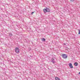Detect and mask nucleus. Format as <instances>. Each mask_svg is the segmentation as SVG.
Masks as SVG:
<instances>
[{
  "instance_id": "obj_8",
  "label": "nucleus",
  "mask_w": 80,
  "mask_h": 80,
  "mask_svg": "<svg viewBox=\"0 0 80 80\" xmlns=\"http://www.w3.org/2000/svg\"><path fill=\"white\" fill-rule=\"evenodd\" d=\"M9 35L10 37H12V36L13 34H12L11 33H9Z\"/></svg>"
},
{
  "instance_id": "obj_5",
  "label": "nucleus",
  "mask_w": 80,
  "mask_h": 80,
  "mask_svg": "<svg viewBox=\"0 0 80 80\" xmlns=\"http://www.w3.org/2000/svg\"><path fill=\"white\" fill-rule=\"evenodd\" d=\"M54 60L55 59L53 58H52L51 60V62L53 63H55V62L54 61Z\"/></svg>"
},
{
  "instance_id": "obj_4",
  "label": "nucleus",
  "mask_w": 80,
  "mask_h": 80,
  "mask_svg": "<svg viewBox=\"0 0 80 80\" xmlns=\"http://www.w3.org/2000/svg\"><path fill=\"white\" fill-rule=\"evenodd\" d=\"M69 67L71 68H73V67L72 66V64L71 63H69Z\"/></svg>"
},
{
  "instance_id": "obj_11",
  "label": "nucleus",
  "mask_w": 80,
  "mask_h": 80,
  "mask_svg": "<svg viewBox=\"0 0 80 80\" xmlns=\"http://www.w3.org/2000/svg\"><path fill=\"white\" fill-rule=\"evenodd\" d=\"M70 2H74L75 0H70Z\"/></svg>"
},
{
  "instance_id": "obj_6",
  "label": "nucleus",
  "mask_w": 80,
  "mask_h": 80,
  "mask_svg": "<svg viewBox=\"0 0 80 80\" xmlns=\"http://www.w3.org/2000/svg\"><path fill=\"white\" fill-rule=\"evenodd\" d=\"M55 79L56 80H60V78L57 77L55 78Z\"/></svg>"
},
{
  "instance_id": "obj_2",
  "label": "nucleus",
  "mask_w": 80,
  "mask_h": 80,
  "mask_svg": "<svg viewBox=\"0 0 80 80\" xmlns=\"http://www.w3.org/2000/svg\"><path fill=\"white\" fill-rule=\"evenodd\" d=\"M62 57L64 59H67V57H68V55L67 54H63L62 55Z\"/></svg>"
},
{
  "instance_id": "obj_14",
  "label": "nucleus",
  "mask_w": 80,
  "mask_h": 80,
  "mask_svg": "<svg viewBox=\"0 0 80 80\" xmlns=\"http://www.w3.org/2000/svg\"><path fill=\"white\" fill-rule=\"evenodd\" d=\"M64 45H66V44L64 43Z\"/></svg>"
},
{
  "instance_id": "obj_12",
  "label": "nucleus",
  "mask_w": 80,
  "mask_h": 80,
  "mask_svg": "<svg viewBox=\"0 0 80 80\" xmlns=\"http://www.w3.org/2000/svg\"><path fill=\"white\" fill-rule=\"evenodd\" d=\"M29 50L30 51V50H31V48H29Z\"/></svg>"
},
{
  "instance_id": "obj_13",
  "label": "nucleus",
  "mask_w": 80,
  "mask_h": 80,
  "mask_svg": "<svg viewBox=\"0 0 80 80\" xmlns=\"http://www.w3.org/2000/svg\"><path fill=\"white\" fill-rule=\"evenodd\" d=\"M34 13V12H32V13H31V15H32L33 13Z\"/></svg>"
},
{
  "instance_id": "obj_9",
  "label": "nucleus",
  "mask_w": 80,
  "mask_h": 80,
  "mask_svg": "<svg viewBox=\"0 0 80 80\" xmlns=\"http://www.w3.org/2000/svg\"><path fill=\"white\" fill-rule=\"evenodd\" d=\"M46 39L45 38H43L42 39V41L43 42H45Z\"/></svg>"
},
{
  "instance_id": "obj_3",
  "label": "nucleus",
  "mask_w": 80,
  "mask_h": 80,
  "mask_svg": "<svg viewBox=\"0 0 80 80\" xmlns=\"http://www.w3.org/2000/svg\"><path fill=\"white\" fill-rule=\"evenodd\" d=\"M15 51L17 53H18L20 52V49L18 48H16L15 49Z\"/></svg>"
},
{
  "instance_id": "obj_1",
  "label": "nucleus",
  "mask_w": 80,
  "mask_h": 80,
  "mask_svg": "<svg viewBox=\"0 0 80 80\" xmlns=\"http://www.w3.org/2000/svg\"><path fill=\"white\" fill-rule=\"evenodd\" d=\"M43 11L44 13H47V12H50V8H44L43 10Z\"/></svg>"
},
{
  "instance_id": "obj_10",
  "label": "nucleus",
  "mask_w": 80,
  "mask_h": 80,
  "mask_svg": "<svg viewBox=\"0 0 80 80\" xmlns=\"http://www.w3.org/2000/svg\"><path fill=\"white\" fill-rule=\"evenodd\" d=\"M78 35L80 34V29H78Z\"/></svg>"
},
{
  "instance_id": "obj_7",
  "label": "nucleus",
  "mask_w": 80,
  "mask_h": 80,
  "mask_svg": "<svg viewBox=\"0 0 80 80\" xmlns=\"http://www.w3.org/2000/svg\"><path fill=\"white\" fill-rule=\"evenodd\" d=\"M74 65L75 66H78V63L77 62H75L74 64Z\"/></svg>"
}]
</instances>
